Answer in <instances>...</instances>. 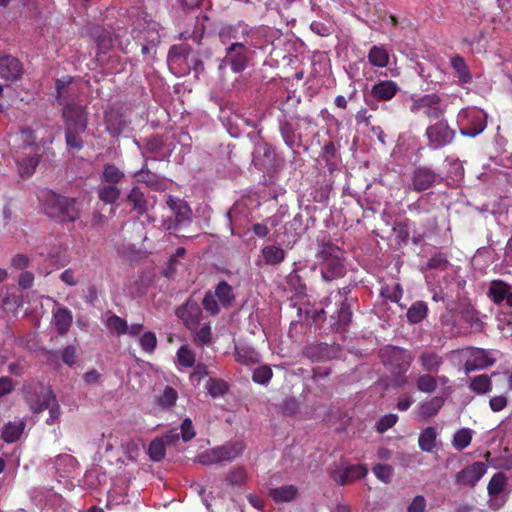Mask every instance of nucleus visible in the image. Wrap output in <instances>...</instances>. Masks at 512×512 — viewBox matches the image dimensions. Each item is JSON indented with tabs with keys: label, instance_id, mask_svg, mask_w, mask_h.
Listing matches in <instances>:
<instances>
[{
	"label": "nucleus",
	"instance_id": "obj_49",
	"mask_svg": "<svg viewBox=\"0 0 512 512\" xmlns=\"http://www.w3.org/2000/svg\"><path fill=\"white\" fill-rule=\"evenodd\" d=\"M235 359L241 364L251 365L258 361V354L254 349L248 347H236Z\"/></svg>",
	"mask_w": 512,
	"mask_h": 512
},
{
	"label": "nucleus",
	"instance_id": "obj_28",
	"mask_svg": "<svg viewBox=\"0 0 512 512\" xmlns=\"http://www.w3.org/2000/svg\"><path fill=\"white\" fill-rule=\"evenodd\" d=\"M274 152L267 142H259L256 144L253 152V163L259 169L265 168L273 161Z\"/></svg>",
	"mask_w": 512,
	"mask_h": 512
},
{
	"label": "nucleus",
	"instance_id": "obj_1",
	"mask_svg": "<svg viewBox=\"0 0 512 512\" xmlns=\"http://www.w3.org/2000/svg\"><path fill=\"white\" fill-rule=\"evenodd\" d=\"M317 242L322 278L327 282L342 278L346 274L344 250L327 239L325 233L318 235Z\"/></svg>",
	"mask_w": 512,
	"mask_h": 512
},
{
	"label": "nucleus",
	"instance_id": "obj_4",
	"mask_svg": "<svg viewBox=\"0 0 512 512\" xmlns=\"http://www.w3.org/2000/svg\"><path fill=\"white\" fill-rule=\"evenodd\" d=\"M382 363L396 376L405 374L411 366V353L403 348L387 346L380 352Z\"/></svg>",
	"mask_w": 512,
	"mask_h": 512
},
{
	"label": "nucleus",
	"instance_id": "obj_47",
	"mask_svg": "<svg viewBox=\"0 0 512 512\" xmlns=\"http://www.w3.org/2000/svg\"><path fill=\"white\" fill-rule=\"evenodd\" d=\"M506 476L502 472L495 473L487 485V491L490 497L498 496L506 486Z\"/></svg>",
	"mask_w": 512,
	"mask_h": 512
},
{
	"label": "nucleus",
	"instance_id": "obj_57",
	"mask_svg": "<svg viewBox=\"0 0 512 512\" xmlns=\"http://www.w3.org/2000/svg\"><path fill=\"white\" fill-rule=\"evenodd\" d=\"M178 363L184 367H192L195 363V355L187 345H182L177 351Z\"/></svg>",
	"mask_w": 512,
	"mask_h": 512
},
{
	"label": "nucleus",
	"instance_id": "obj_12",
	"mask_svg": "<svg viewBox=\"0 0 512 512\" xmlns=\"http://www.w3.org/2000/svg\"><path fill=\"white\" fill-rule=\"evenodd\" d=\"M368 473L365 465L354 464L344 469H336L330 472L331 479L340 486L352 484L354 481L364 478Z\"/></svg>",
	"mask_w": 512,
	"mask_h": 512
},
{
	"label": "nucleus",
	"instance_id": "obj_29",
	"mask_svg": "<svg viewBox=\"0 0 512 512\" xmlns=\"http://www.w3.org/2000/svg\"><path fill=\"white\" fill-rule=\"evenodd\" d=\"M73 322L72 312L67 307H59L53 311V323L59 335H65Z\"/></svg>",
	"mask_w": 512,
	"mask_h": 512
},
{
	"label": "nucleus",
	"instance_id": "obj_35",
	"mask_svg": "<svg viewBox=\"0 0 512 512\" xmlns=\"http://www.w3.org/2000/svg\"><path fill=\"white\" fill-rule=\"evenodd\" d=\"M492 380L487 374L470 378L469 389L476 394H485L492 390Z\"/></svg>",
	"mask_w": 512,
	"mask_h": 512
},
{
	"label": "nucleus",
	"instance_id": "obj_18",
	"mask_svg": "<svg viewBox=\"0 0 512 512\" xmlns=\"http://www.w3.org/2000/svg\"><path fill=\"white\" fill-rule=\"evenodd\" d=\"M399 91L398 84L393 80H380L370 89V95L378 102H387Z\"/></svg>",
	"mask_w": 512,
	"mask_h": 512
},
{
	"label": "nucleus",
	"instance_id": "obj_10",
	"mask_svg": "<svg viewBox=\"0 0 512 512\" xmlns=\"http://www.w3.org/2000/svg\"><path fill=\"white\" fill-rule=\"evenodd\" d=\"M303 353L314 362L328 361L340 356L341 347L336 343H315L306 346Z\"/></svg>",
	"mask_w": 512,
	"mask_h": 512
},
{
	"label": "nucleus",
	"instance_id": "obj_11",
	"mask_svg": "<svg viewBox=\"0 0 512 512\" xmlns=\"http://www.w3.org/2000/svg\"><path fill=\"white\" fill-rule=\"evenodd\" d=\"M487 472V465L477 461L464 467L455 475V483L460 486L474 487Z\"/></svg>",
	"mask_w": 512,
	"mask_h": 512
},
{
	"label": "nucleus",
	"instance_id": "obj_22",
	"mask_svg": "<svg viewBox=\"0 0 512 512\" xmlns=\"http://www.w3.org/2000/svg\"><path fill=\"white\" fill-rule=\"evenodd\" d=\"M250 30L248 25L238 23L234 26H226L220 30L219 36L223 43H227L229 41L233 42H244L246 45L248 42Z\"/></svg>",
	"mask_w": 512,
	"mask_h": 512
},
{
	"label": "nucleus",
	"instance_id": "obj_8",
	"mask_svg": "<svg viewBox=\"0 0 512 512\" xmlns=\"http://www.w3.org/2000/svg\"><path fill=\"white\" fill-rule=\"evenodd\" d=\"M455 130L449 127L447 122L438 121L426 128L425 136L431 149H440L452 143L455 138Z\"/></svg>",
	"mask_w": 512,
	"mask_h": 512
},
{
	"label": "nucleus",
	"instance_id": "obj_40",
	"mask_svg": "<svg viewBox=\"0 0 512 512\" xmlns=\"http://www.w3.org/2000/svg\"><path fill=\"white\" fill-rule=\"evenodd\" d=\"M213 295L218 298L219 302L224 307H229L235 298L232 286L229 285L226 281H221L218 283Z\"/></svg>",
	"mask_w": 512,
	"mask_h": 512
},
{
	"label": "nucleus",
	"instance_id": "obj_39",
	"mask_svg": "<svg viewBox=\"0 0 512 512\" xmlns=\"http://www.w3.org/2000/svg\"><path fill=\"white\" fill-rule=\"evenodd\" d=\"M262 256L267 265H278L285 259V252L275 245L263 247Z\"/></svg>",
	"mask_w": 512,
	"mask_h": 512
},
{
	"label": "nucleus",
	"instance_id": "obj_37",
	"mask_svg": "<svg viewBox=\"0 0 512 512\" xmlns=\"http://www.w3.org/2000/svg\"><path fill=\"white\" fill-rule=\"evenodd\" d=\"M105 124L107 131L112 136H119L125 128V123L122 119V116L117 112L106 113Z\"/></svg>",
	"mask_w": 512,
	"mask_h": 512
},
{
	"label": "nucleus",
	"instance_id": "obj_26",
	"mask_svg": "<svg viewBox=\"0 0 512 512\" xmlns=\"http://www.w3.org/2000/svg\"><path fill=\"white\" fill-rule=\"evenodd\" d=\"M72 77L68 76L62 79H57L55 82L56 101L59 105L66 107L74 102L75 92H70V84Z\"/></svg>",
	"mask_w": 512,
	"mask_h": 512
},
{
	"label": "nucleus",
	"instance_id": "obj_16",
	"mask_svg": "<svg viewBox=\"0 0 512 512\" xmlns=\"http://www.w3.org/2000/svg\"><path fill=\"white\" fill-rule=\"evenodd\" d=\"M487 296L496 305L506 301V305L512 308L511 286L503 280H492L489 284Z\"/></svg>",
	"mask_w": 512,
	"mask_h": 512
},
{
	"label": "nucleus",
	"instance_id": "obj_21",
	"mask_svg": "<svg viewBox=\"0 0 512 512\" xmlns=\"http://www.w3.org/2000/svg\"><path fill=\"white\" fill-rule=\"evenodd\" d=\"M445 399L442 396H434L420 402L417 406V416L419 419L427 421L438 415L444 406Z\"/></svg>",
	"mask_w": 512,
	"mask_h": 512
},
{
	"label": "nucleus",
	"instance_id": "obj_56",
	"mask_svg": "<svg viewBox=\"0 0 512 512\" xmlns=\"http://www.w3.org/2000/svg\"><path fill=\"white\" fill-rule=\"evenodd\" d=\"M178 399L177 391L171 386H166L158 398V405L163 409L172 408Z\"/></svg>",
	"mask_w": 512,
	"mask_h": 512
},
{
	"label": "nucleus",
	"instance_id": "obj_5",
	"mask_svg": "<svg viewBox=\"0 0 512 512\" xmlns=\"http://www.w3.org/2000/svg\"><path fill=\"white\" fill-rule=\"evenodd\" d=\"M248 52L244 42H232L226 48V55L220 60L218 69L222 71L229 65L235 73L244 71L249 60Z\"/></svg>",
	"mask_w": 512,
	"mask_h": 512
},
{
	"label": "nucleus",
	"instance_id": "obj_42",
	"mask_svg": "<svg viewBox=\"0 0 512 512\" xmlns=\"http://www.w3.org/2000/svg\"><path fill=\"white\" fill-rule=\"evenodd\" d=\"M451 66L457 73L458 79L462 84H467L471 81L472 77L463 57L459 55L452 57Z\"/></svg>",
	"mask_w": 512,
	"mask_h": 512
},
{
	"label": "nucleus",
	"instance_id": "obj_15",
	"mask_svg": "<svg viewBox=\"0 0 512 512\" xmlns=\"http://www.w3.org/2000/svg\"><path fill=\"white\" fill-rule=\"evenodd\" d=\"M438 180L439 175L433 169L426 166L416 167L411 176L412 188L417 192L430 189Z\"/></svg>",
	"mask_w": 512,
	"mask_h": 512
},
{
	"label": "nucleus",
	"instance_id": "obj_58",
	"mask_svg": "<svg viewBox=\"0 0 512 512\" xmlns=\"http://www.w3.org/2000/svg\"><path fill=\"white\" fill-rule=\"evenodd\" d=\"M398 421V415L397 414H386L382 416L375 424V430L383 434L386 431H388L390 428H392Z\"/></svg>",
	"mask_w": 512,
	"mask_h": 512
},
{
	"label": "nucleus",
	"instance_id": "obj_51",
	"mask_svg": "<svg viewBox=\"0 0 512 512\" xmlns=\"http://www.w3.org/2000/svg\"><path fill=\"white\" fill-rule=\"evenodd\" d=\"M460 314H461V319L464 322L468 323L470 325L471 329H473L474 331L481 330L482 322L478 318L477 312L475 311V309L472 306H470V305L465 306L461 310Z\"/></svg>",
	"mask_w": 512,
	"mask_h": 512
},
{
	"label": "nucleus",
	"instance_id": "obj_25",
	"mask_svg": "<svg viewBox=\"0 0 512 512\" xmlns=\"http://www.w3.org/2000/svg\"><path fill=\"white\" fill-rule=\"evenodd\" d=\"M245 447L242 441L227 442L223 445L216 446L220 462H231L235 460L243 454Z\"/></svg>",
	"mask_w": 512,
	"mask_h": 512
},
{
	"label": "nucleus",
	"instance_id": "obj_27",
	"mask_svg": "<svg viewBox=\"0 0 512 512\" xmlns=\"http://www.w3.org/2000/svg\"><path fill=\"white\" fill-rule=\"evenodd\" d=\"M419 363L426 373L437 374L444 363L443 357L434 351L425 350L419 355Z\"/></svg>",
	"mask_w": 512,
	"mask_h": 512
},
{
	"label": "nucleus",
	"instance_id": "obj_44",
	"mask_svg": "<svg viewBox=\"0 0 512 512\" xmlns=\"http://www.w3.org/2000/svg\"><path fill=\"white\" fill-rule=\"evenodd\" d=\"M433 373H423L416 379V387L422 393L431 394L437 388V379Z\"/></svg>",
	"mask_w": 512,
	"mask_h": 512
},
{
	"label": "nucleus",
	"instance_id": "obj_54",
	"mask_svg": "<svg viewBox=\"0 0 512 512\" xmlns=\"http://www.w3.org/2000/svg\"><path fill=\"white\" fill-rule=\"evenodd\" d=\"M148 455L154 462H160L166 455V446L162 440L156 438L149 444Z\"/></svg>",
	"mask_w": 512,
	"mask_h": 512
},
{
	"label": "nucleus",
	"instance_id": "obj_17",
	"mask_svg": "<svg viewBox=\"0 0 512 512\" xmlns=\"http://www.w3.org/2000/svg\"><path fill=\"white\" fill-rule=\"evenodd\" d=\"M166 204L170 211V215L168 217H174V221L170 224H183L190 220L192 211L187 202L170 195L168 196Z\"/></svg>",
	"mask_w": 512,
	"mask_h": 512
},
{
	"label": "nucleus",
	"instance_id": "obj_31",
	"mask_svg": "<svg viewBox=\"0 0 512 512\" xmlns=\"http://www.w3.org/2000/svg\"><path fill=\"white\" fill-rule=\"evenodd\" d=\"M268 495L276 503L291 502L298 496V488L295 485H283L277 488H270Z\"/></svg>",
	"mask_w": 512,
	"mask_h": 512
},
{
	"label": "nucleus",
	"instance_id": "obj_7",
	"mask_svg": "<svg viewBox=\"0 0 512 512\" xmlns=\"http://www.w3.org/2000/svg\"><path fill=\"white\" fill-rule=\"evenodd\" d=\"M175 314L190 331H196L199 328L203 316L200 303L193 296L179 306Z\"/></svg>",
	"mask_w": 512,
	"mask_h": 512
},
{
	"label": "nucleus",
	"instance_id": "obj_60",
	"mask_svg": "<svg viewBox=\"0 0 512 512\" xmlns=\"http://www.w3.org/2000/svg\"><path fill=\"white\" fill-rule=\"evenodd\" d=\"M272 376H273L272 369L267 365H263L254 370L253 375H252V380L255 383L264 385V384H267L271 380Z\"/></svg>",
	"mask_w": 512,
	"mask_h": 512
},
{
	"label": "nucleus",
	"instance_id": "obj_36",
	"mask_svg": "<svg viewBox=\"0 0 512 512\" xmlns=\"http://www.w3.org/2000/svg\"><path fill=\"white\" fill-rule=\"evenodd\" d=\"M428 313V306L424 301H416L407 310L406 317L410 324L420 323Z\"/></svg>",
	"mask_w": 512,
	"mask_h": 512
},
{
	"label": "nucleus",
	"instance_id": "obj_20",
	"mask_svg": "<svg viewBox=\"0 0 512 512\" xmlns=\"http://www.w3.org/2000/svg\"><path fill=\"white\" fill-rule=\"evenodd\" d=\"M92 36L98 48L97 60L103 63L105 61V55L113 47V35L103 27H96L92 31Z\"/></svg>",
	"mask_w": 512,
	"mask_h": 512
},
{
	"label": "nucleus",
	"instance_id": "obj_64",
	"mask_svg": "<svg viewBox=\"0 0 512 512\" xmlns=\"http://www.w3.org/2000/svg\"><path fill=\"white\" fill-rule=\"evenodd\" d=\"M372 471L378 479L385 483H388L393 475V468L388 464H376Z\"/></svg>",
	"mask_w": 512,
	"mask_h": 512
},
{
	"label": "nucleus",
	"instance_id": "obj_3",
	"mask_svg": "<svg viewBox=\"0 0 512 512\" xmlns=\"http://www.w3.org/2000/svg\"><path fill=\"white\" fill-rule=\"evenodd\" d=\"M457 123L463 136L476 137L486 128L487 116L481 109L465 108L459 112Z\"/></svg>",
	"mask_w": 512,
	"mask_h": 512
},
{
	"label": "nucleus",
	"instance_id": "obj_32",
	"mask_svg": "<svg viewBox=\"0 0 512 512\" xmlns=\"http://www.w3.org/2000/svg\"><path fill=\"white\" fill-rule=\"evenodd\" d=\"M41 160V156L38 153L25 156L17 160L18 172L21 178H29L34 173Z\"/></svg>",
	"mask_w": 512,
	"mask_h": 512
},
{
	"label": "nucleus",
	"instance_id": "obj_59",
	"mask_svg": "<svg viewBox=\"0 0 512 512\" xmlns=\"http://www.w3.org/2000/svg\"><path fill=\"white\" fill-rule=\"evenodd\" d=\"M139 344L142 350L146 353L152 354L157 347V337L154 332H145L139 338Z\"/></svg>",
	"mask_w": 512,
	"mask_h": 512
},
{
	"label": "nucleus",
	"instance_id": "obj_55",
	"mask_svg": "<svg viewBox=\"0 0 512 512\" xmlns=\"http://www.w3.org/2000/svg\"><path fill=\"white\" fill-rule=\"evenodd\" d=\"M85 131H78V129H65V141L66 145L75 150H81L84 146L81 134Z\"/></svg>",
	"mask_w": 512,
	"mask_h": 512
},
{
	"label": "nucleus",
	"instance_id": "obj_61",
	"mask_svg": "<svg viewBox=\"0 0 512 512\" xmlns=\"http://www.w3.org/2000/svg\"><path fill=\"white\" fill-rule=\"evenodd\" d=\"M19 139L24 148L26 147H37V136L35 131L30 127L21 128L19 131Z\"/></svg>",
	"mask_w": 512,
	"mask_h": 512
},
{
	"label": "nucleus",
	"instance_id": "obj_63",
	"mask_svg": "<svg viewBox=\"0 0 512 512\" xmlns=\"http://www.w3.org/2000/svg\"><path fill=\"white\" fill-rule=\"evenodd\" d=\"M287 283L297 294H304L306 291V284L297 271H292L287 276Z\"/></svg>",
	"mask_w": 512,
	"mask_h": 512
},
{
	"label": "nucleus",
	"instance_id": "obj_62",
	"mask_svg": "<svg viewBox=\"0 0 512 512\" xmlns=\"http://www.w3.org/2000/svg\"><path fill=\"white\" fill-rule=\"evenodd\" d=\"M449 264V261L447 259V256L441 252L434 254L431 256L427 263L426 267L427 269H438V270H445L447 269Z\"/></svg>",
	"mask_w": 512,
	"mask_h": 512
},
{
	"label": "nucleus",
	"instance_id": "obj_23",
	"mask_svg": "<svg viewBox=\"0 0 512 512\" xmlns=\"http://www.w3.org/2000/svg\"><path fill=\"white\" fill-rule=\"evenodd\" d=\"M495 360L490 358L488 353L481 348H475L471 357L465 361L464 369L467 373L492 366Z\"/></svg>",
	"mask_w": 512,
	"mask_h": 512
},
{
	"label": "nucleus",
	"instance_id": "obj_34",
	"mask_svg": "<svg viewBox=\"0 0 512 512\" xmlns=\"http://www.w3.org/2000/svg\"><path fill=\"white\" fill-rule=\"evenodd\" d=\"M437 431L429 426L423 429L418 437V445L424 452H432L436 447Z\"/></svg>",
	"mask_w": 512,
	"mask_h": 512
},
{
	"label": "nucleus",
	"instance_id": "obj_9",
	"mask_svg": "<svg viewBox=\"0 0 512 512\" xmlns=\"http://www.w3.org/2000/svg\"><path fill=\"white\" fill-rule=\"evenodd\" d=\"M65 129H78L86 131L88 125L87 111L84 106L72 103L63 107Z\"/></svg>",
	"mask_w": 512,
	"mask_h": 512
},
{
	"label": "nucleus",
	"instance_id": "obj_38",
	"mask_svg": "<svg viewBox=\"0 0 512 512\" xmlns=\"http://www.w3.org/2000/svg\"><path fill=\"white\" fill-rule=\"evenodd\" d=\"M98 198L106 204H114L120 198L121 191L116 185H100L97 189Z\"/></svg>",
	"mask_w": 512,
	"mask_h": 512
},
{
	"label": "nucleus",
	"instance_id": "obj_46",
	"mask_svg": "<svg viewBox=\"0 0 512 512\" xmlns=\"http://www.w3.org/2000/svg\"><path fill=\"white\" fill-rule=\"evenodd\" d=\"M472 441V430L469 428H461L455 432L452 440L453 447L461 451L467 448Z\"/></svg>",
	"mask_w": 512,
	"mask_h": 512
},
{
	"label": "nucleus",
	"instance_id": "obj_45",
	"mask_svg": "<svg viewBox=\"0 0 512 512\" xmlns=\"http://www.w3.org/2000/svg\"><path fill=\"white\" fill-rule=\"evenodd\" d=\"M102 180L108 184L116 185L124 178V173L114 164L104 165Z\"/></svg>",
	"mask_w": 512,
	"mask_h": 512
},
{
	"label": "nucleus",
	"instance_id": "obj_48",
	"mask_svg": "<svg viewBox=\"0 0 512 512\" xmlns=\"http://www.w3.org/2000/svg\"><path fill=\"white\" fill-rule=\"evenodd\" d=\"M225 481L228 485L234 487H241L245 485L247 481V471L243 466H238L232 469L227 476L225 477Z\"/></svg>",
	"mask_w": 512,
	"mask_h": 512
},
{
	"label": "nucleus",
	"instance_id": "obj_50",
	"mask_svg": "<svg viewBox=\"0 0 512 512\" xmlns=\"http://www.w3.org/2000/svg\"><path fill=\"white\" fill-rule=\"evenodd\" d=\"M380 295L386 300L398 303L403 296V288L400 283H395L392 287L385 284L380 289Z\"/></svg>",
	"mask_w": 512,
	"mask_h": 512
},
{
	"label": "nucleus",
	"instance_id": "obj_33",
	"mask_svg": "<svg viewBox=\"0 0 512 512\" xmlns=\"http://www.w3.org/2000/svg\"><path fill=\"white\" fill-rule=\"evenodd\" d=\"M26 427L25 420L21 419L15 422H8L2 430V439L6 443H14L20 439Z\"/></svg>",
	"mask_w": 512,
	"mask_h": 512
},
{
	"label": "nucleus",
	"instance_id": "obj_30",
	"mask_svg": "<svg viewBox=\"0 0 512 512\" xmlns=\"http://www.w3.org/2000/svg\"><path fill=\"white\" fill-rule=\"evenodd\" d=\"M368 62L371 66L385 68L390 61V55L386 47L382 44L373 45L368 51Z\"/></svg>",
	"mask_w": 512,
	"mask_h": 512
},
{
	"label": "nucleus",
	"instance_id": "obj_19",
	"mask_svg": "<svg viewBox=\"0 0 512 512\" xmlns=\"http://www.w3.org/2000/svg\"><path fill=\"white\" fill-rule=\"evenodd\" d=\"M23 73L22 63L13 56L0 58V78L6 81H16Z\"/></svg>",
	"mask_w": 512,
	"mask_h": 512
},
{
	"label": "nucleus",
	"instance_id": "obj_53",
	"mask_svg": "<svg viewBox=\"0 0 512 512\" xmlns=\"http://www.w3.org/2000/svg\"><path fill=\"white\" fill-rule=\"evenodd\" d=\"M194 462L201 464V465H205V466L221 463L216 447L207 449V450L199 453L195 457Z\"/></svg>",
	"mask_w": 512,
	"mask_h": 512
},
{
	"label": "nucleus",
	"instance_id": "obj_24",
	"mask_svg": "<svg viewBox=\"0 0 512 512\" xmlns=\"http://www.w3.org/2000/svg\"><path fill=\"white\" fill-rule=\"evenodd\" d=\"M334 320L333 327L336 331H344L352 319L351 304L349 299H343L337 311L331 315Z\"/></svg>",
	"mask_w": 512,
	"mask_h": 512
},
{
	"label": "nucleus",
	"instance_id": "obj_13",
	"mask_svg": "<svg viewBox=\"0 0 512 512\" xmlns=\"http://www.w3.org/2000/svg\"><path fill=\"white\" fill-rule=\"evenodd\" d=\"M136 182L145 184L149 189L157 192L166 191L168 183L166 179L155 172H152L147 165V161L144 162L140 170L133 174Z\"/></svg>",
	"mask_w": 512,
	"mask_h": 512
},
{
	"label": "nucleus",
	"instance_id": "obj_14",
	"mask_svg": "<svg viewBox=\"0 0 512 512\" xmlns=\"http://www.w3.org/2000/svg\"><path fill=\"white\" fill-rule=\"evenodd\" d=\"M25 399L30 410L39 414L50 407L51 402H55V394L50 388L42 387L40 391H29Z\"/></svg>",
	"mask_w": 512,
	"mask_h": 512
},
{
	"label": "nucleus",
	"instance_id": "obj_43",
	"mask_svg": "<svg viewBox=\"0 0 512 512\" xmlns=\"http://www.w3.org/2000/svg\"><path fill=\"white\" fill-rule=\"evenodd\" d=\"M127 200L133 205L134 209H136L139 214H144L146 212L147 200L144 193L138 186H134L130 190L127 196Z\"/></svg>",
	"mask_w": 512,
	"mask_h": 512
},
{
	"label": "nucleus",
	"instance_id": "obj_41",
	"mask_svg": "<svg viewBox=\"0 0 512 512\" xmlns=\"http://www.w3.org/2000/svg\"><path fill=\"white\" fill-rule=\"evenodd\" d=\"M107 329L116 336L127 334L128 324L127 321L116 314L110 315L105 322Z\"/></svg>",
	"mask_w": 512,
	"mask_h": 512
},
{
	"label": "nucleus",
	"instance_id": "obj_6",
	"mask_svg": "<svg viewBox=\"0 0 512 512\" xmlns=\"http://www.w3.org/2000/svg\"><path fill=\"white\" fill-rule=\"evenodd\" d=\"M410 110L415 114L422 112L429 119L437 120L444 115L446 106L436 93H431L413 99Z\"/></svg>",
	"mask_w": 512,
	"mask_h": 512
},
{
	"label": "nucleus",
	"instance_id": "obj_2",
	"mask_svg": "<svg viewBox=\"0 0 512 512\" xmlns=\"http://www.w3.org/2000/svg\"><path fill=\"white\" fill-rule=\"evenodd\" d=\"M82 202L74 197L58 194L52 190L45 200L46 214L64 222H76L81 213Z\"/></svg>",
	"mask_w": 512,
	"mask_h": 512
},
{
	"label": "nucleus",
	"instance_id": "obj_52",
	"mask_svg": "<svg viewBox=\"0 0 512 512\" xmlns=\"http://www.w3.org/2000/svg\"><path fill=\"white\" fill-rule=\"evenodd\" d=\"M206 389L212 397L216 398L224 396L227 393L229 387L228 384L222 379L210 378L206 384Z\"/></svg>",
	"mask_w": 512,
	"mask_h": 512
}]
</instances>
